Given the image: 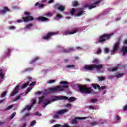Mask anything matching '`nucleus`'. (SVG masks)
I'll list each match as a JSON object with an SVG mask.
<instances>
[{"label":"nucleus","mask_w":127,"mask_h":127,"mask_svg":"<svg viewBox=\"0 0 127 127\" xmlns=\"http://www.w3.org/2000/svg\"><path fill=\"white\" fill-rule=\"evenodd\" d=\"M51 103V101L50 100H46L45 101V103H44V105L43 106L44 108H45V107H46V106H47V105H48V104H50Z\"/></svg>","instance_id":"aec40b11"},{"label":"nucleus","mask_w":127,"mask_h":127,"mask_svg":"<svg viewBox=\"0 0 127 127\" xmlns=\"http://www.w3.org/2000/svg\"><path fill=\"white\" fill-rule=\"evenodd\" d=\"M34 115H35L36 116H39V117H41V116H42L41 114H40L39 112H36L34 113Z\"/></svg>","instance_id":"49530a36"},{"label":"nucleus","mask_w":127,"mask_h":127,"mask_svg":"<svg viewBox=\"0 0 127 127\" xmlns=\"http://www.w3.org/2000/svg\"><path fill=\"white\" fill-rule=\"evenodd\" d=\"M67 112H68V109H62L57 111V113H58V115H64L65 113H67Z\"/></svg>","instance_id":"4468645a"},{"label":"nucleus","mask_w":127,"mask_h":127,"mask_svg":"<svg viewBox=\"0 0 127 127\" xmlns=\"http://www.w3.org/2000/svg\"><path fill=\"white\" fill-rule=\"evenodd\" d=\"M44 100V96H42L40 98L39 102V103H43V101Z\"/></svg>","instance_id":"473e14b6"},{"label":"nucleus","mask_w":127,"mask_h":127,"mask_svg":"<svg viewBox=\"0 0 127 127\" xmlns=\"http://www.w3.org/2000/svg\"><path fill=\"white\" fill-rule=\"evenodd\" d=\"M108 52H109V48H106L104 49V53H108Z\"/></svg>","instance_id":"864d4df0"},{"label":"nucleus","mask_w":127,"mask_h":127,"mask_svg":"<svg viewBox=\"0 0 127 127\" xmlns=\"http://www.w3.org/2000/svg\"><path fill=\"white\" fill-rule=\"evenodd\" d=\"M11 53V49H10V48H8V52L6 54V56H10Z\"/></svg>","instance_id":"393cba45"},{"label":"nucleus","mask_w":127,"mask_h":127,"mask_svg":"<svg viewBox=\"0 0 127 127\" xmlns=\"http://www.w3.org/2000/svg\"><path fill=\"white\" fill-rule=\"evenodd\" d=\"M124 75L123 73H119L115 75L116 78H120V77H122Z\"/></svg>","instance_id":"ea45409f"},{"label":"nucleus","mask_w":127,"mask_h":127,"mask_svg":"<svg viewBox=\"0 0 127 127\" xmlns=\"http://www.w3.org/2000/svg\"><path fill=\"white\" fill-rule=\"evenodd\" d=\"M36 84V82L34 81L31 83V84H30L29 86H30V87H33V86H34Z\"/></svg>","instance_id":"de8ad7c7"},{"label":"nucleus","mask_w":127,"mask_h":127,"mask_svg":"<svg viewBox=\"0 0 127 127\" xmlns=\"http://www.w3.org/2000/svg\"><path fill=\"white\" fill-rule=\"evenodd\" d=\"M60 85H63V86H57L53 88H49L47 90H46V93L47 94H50L52 92L54 93H60L64 91V89H67L69 88V82L67 81H61L60 82Z\"/></svg>","instance_id":"f257e3e1"},{"label":"nucleus","mask_w":127,"mask_h":127,"mask_svg":"<svg viewBox=\"0 0 127 127\" xmlns=\"http://www.w3.org/2000/svg\"><path fill=\"white\" fill-rule=\"evenodd\" d=\"M32 107H33V105H31L30 106H26V107L23 109V111H25V110H28L29 111V110L31 109V108H32Z\"/></svg>","instance_id":"b1692460"},{"label":"nucleus","mask_w":127,"mask_h":127,"mask_svg":"<svg viewBox=\"0 0 127 127\" xmlns=\"http://www.w3.org/2000/svg\"><path fill=\"white\" fill-rule=\"evenodd\" d=\"M78 88L81 94H92L93 91H94L93 89H91V88H88L86 85H79Z\"/></svg>","instance_id":"7ed1b4c3"},{"label":"nucleus","mask_w":127,"mask_h":127,"mask_svg":"<svg viewBox=\"0 0 127 127\" xmlns=\"http://www.w3.org/2000/svg\"><path fill=\"white\" fill-rule=\"evenodd\" d=\"M116 119H117V120H118V121H120V120H121V118H120V116H117L116 117Z\"/></svg>","instance_id":"774afa93"},{"label":"nucleus","mask_w":127,"mask_h":127,"mask_svg":"<svg viewBox=\"0 0 127 127\" xmlns=\"http://www.w3.org/2000/svg\"><path fill=\"white\" fill-rule=\"evenodd\" d=\"M35 6H38V7H43V6H44V5L43 4H39V3L38 2H37L35 5Z\"/></svg>","instance_id":"7c9ffc66"},{"label":"nucleus","mask_w":127,"mask_h":127,"mask_svg":"<svg viewBox=\"0 0 127 127\" xmlns=\"http://www.w3.org/2000/svg\"><path fill=\"white\" fill-rule=\"evenodd\" d=\"M118 70V67H114L111 69L112 72H115V71H117Z\"/></svg>","instance_id":"3c124183"},{"label":"nucleus","mask_w":127,"mask_h":127,"mask_svg":"<svg viewBox=\"0 0 127 127\" xmlns=\"http://www.w3.org/2000/svg\"><path fill=\"white\" fill-rule=\"evenodd\" d=\"M96 125H98V122L96 121H94L90 123V126H96Z\"/></svg>","instance_id":"58836bf2"},{"label":"nucleus","mask_w":127,"mask_h":127,"mask_svg":"<svg viewBox=\"0 0 127 127\" xmlns=\"http://www.w3.org/2000/svg\"><path fill=\"white\" fill-rule=\"evenodd\" d=\"M66 68L69 69H73V68H75V65H67L66 66Z\"/></svg>","instance_id":"c756f323"},{"label":"nucleus","mask_w":127,"mask_h":127,"mask_svg":"<svg viewBox=\"0 0 127 127\" xmlns=\"http://www.w3.org/2000/svg\"><path fill=\"white\" fill-rule=\"evenodd\" d=\"M32 104V106H33V105H35V104H36V100H33Z\"/></svg>","instance_id":"e2e57ef3"},{"label":"nucleus","mask_w":127,"mask_h":127,"mask_svg":"<svg viewBox=\"0 0 127 127\" xmlns=\"http://www.w3.org/2000/svg\"><path fill=\"white\" fill-rule=\"evenodd\" d=\"M24 14L25 15H27L28 16H29V15H30V13L25 12Z\"/></svg>","instance_id":"4d7b16f0"},{"label":"nucleus","mask_w":127,"mask_h":127,"mask_svg":"<svg viewBox=\"0 0 127 127\" xmlns=\"http://www.w3.org/2000/svg\"><path fill=\"white\" fill-rule=\"evenodd\" d=\"M98 78H99V81H100L105 80V77H98Z\"/></svg>","instance_id":"09e8293b"},{"label":"nucleus","mask_w":127,"mask_h":127,"mask_svg":"<svg viewBox=\"0 0 127 127\" xmlns=\"http://www.w3.org/2000/svg\"><path fill=\"white\" fill-rule=\"evenodd\" d=\"M30 71H32V69H31V68H26L24 70V72H30Z\"/></svg>","instance_id":"4c0bfd02"},{"label":"nucleus","mask_w":127,"mask_h":127,"mask_svg":"<svg viewBox=\"0 0 127 127\" xmlns=\"http://www.w3.org/2000/svg\"><path fill=\"white\" fill-rule=\"evenodd\" d=\"M101 52H102V50H101V49H98V51H97V54H99L101 53Z\"/></svg>","instance_id":"13d9d810"},{"label":"nucleus","mask_w":127,"mask_h":127,"mask_svg":"<svg viewBox=\"0 0 127 127\" xmlns=\"http://www.w3.org/2000/svg\"><path fill=\"white\" fill-rule=\"evenodd\" d=\"M61 100H68V97L65 96H55L52 98V102H54V101H60Z\"/></svg>","instance_id":"423d86ee"},{"label":"nucleus","mask_w":127,"mask_h":127,"mask_svg":"<svg viewBox=\"0 0 127 127\" xmlns=\"http://www.w3.org/2000/svg\"><path fill=\"white\" fill-rule=\"evenodd\" d=\"M92 86L93 89H95V90H96L97 88L99 90H100V85L99 84H92Z\"/></svg>","instance_id":"6ab92c4d"},{"label":"nucleus","mask_w":127,"mask_h":127,"mask_svg":"<svg viewBox=\"0 0 127 127\" xmlns=\"http://www.w3.org/2000/svg\"><path fill=\"white\" fill-rule=\"evenodd\" d=\"M29 116H30V114L28 113H26V114H25L24 115V118H27V117H28Z\"/></svg>","instance_id":"6e6d98bb"},{"label":"nucleus","mask_w":127,"mask_h":127,"mask_svg":"<svg viewBox=\"0 0 127 127\" xmlns=\"http://www.w3.org/2000/svg\"><path fill=\"white\" fill-rule=\"evenodd\" d=\"M84 119H87L86 117H75L74 119H73L71 121V123L72 124H77L78 123V120H84Z\"/></svg>","instance_id":"9b49d317"},{"label":"nucleus","mask_w":127,"mask_h":127,"mask_svg":"<svg viewBox=\"0 0 127 127\" xmlns=\"http://www.w3.org/2000/svg\"><path fill=\"white\" fill-rule=\"evenodd\" d=\"M124 111H127V105H125V107H123Z\"/></svg>","instance_id":"052dcab7"},{"label":"nucleus","mask_w":127,"mask_h":127,"mask_svg":"<svg viewBox=\"0 0 127 127\" xmlns=\"http://www.w3.org/2000/svg\"><path fill=\"white\" fill-rule=\"evenodd\" d=\"M22 19H24V22H27L28 21H32V20H34V18L32 16H29L26 17H23Z\"/></svg>","instance_id":"1a4fd4ad"},{"label":"nucleus","mask_w":127,"mask_h":127,"mask_svg":"<svg viewBox=\"0 0 127 127\" xmlns=\"http://www.w3.org/2000/svg\"><path fill=\"white\" fill-rule=\"evenodd\" d=\"M0 77H1V79H3L4 78V74H3V71L2 69H0Z\"/></svg>","instance_id":"4be33fe9"},{"label":"nucleus","mask_w":127,"mask_h":127,"mask_svg":"<svg viewBox=\"0 0 127 127\" xmlns=\"http://www.w3.org/2000/svg\"><path fill=\"white\" fill-rule=\"evenodd\" d=\"M89 109H91V110H95V107H93L92 106H90Z\"/></svg>","instance_id":"0e129e2a"},{"label":"nucleus","mask_w":127,"mask_h":127,"mask_svg":"<svg viewBox=\"0 0 127 127\" xmlns=\"http://www.w3.org/2000/svg\"><path fill=\"white\" fill-rule=\"evenodd\" d=\"M76 32H78V30L76 29L74 31H66L64 32L65 35H71L72 34H75V33H76Z\"/></svg>","instance_id":"f8f14e48"},{"label":"nucleus","mask_w":127,"mask_h":127,"mask_svg":"<svg viewBox=\"0 0 127 127\" xmlns=\"http://www.w3.org/2000/svg\"><path fill=\"white\" fill-rule=\"evenodd\" d=\"M79 5V3H78V1H74L72 3V6H78Z\"/></svg>","instance_id":"cd10ccee"},{"label":"nucleus","mask_w":127,"mask_h":127,"mask_svg":"<svg viewBox=\"0 0 127 127\" xmlns=\"http://www.w3.org/2000/svg\"><path fill=\"white\" fill-rule=\"evenodd\" d=\"M54 0H50L49 1H48V3L50 4V3H52V2H54Z\"/></svg>","instance_id":"69168bd1"},{"label":"nucleus","mask_w":127,"mask_h":127,"mask_svg":"<svg viewBox=\"0 0 127 127\" xmlns=\"http://www.w3.org/2000/svg\"><path fill=\"white\" fill-rule=\"evenodd\" d=\"M13 107V105H9V106H8L6 108V110H10V109H11Z\"/></svg>","instance_id":"79ce46f5"},{"label":"nucleus","mask_w":127,"mask_h":127,"mask_svg":"<svg viewBox=\"0 0 127 127\" xmlns=\"http://www.w3.org/2000/svg\"><path fill=\"white\" fill-rule=\"evenodd\" d=\"M15 115H16V112L13 113L11 114V115L10 116V120H12V119H13V118H14V117H15Z\"/></svg>","instance_id":"2f4dec72"},{"label":"nucleus","mask_w":127,"mask_h":127,"mask_svg":"<svg viewBox=\"0 0 127 127\" xmlns=\"http://www.w3.org/2000/svg\"><path fill=\"white\" fill-rule=\"evenodd\" d=\"M97 0V1L95 2L93 4L91 5L86 4L84 5V7L88 8V9H93V8H95L96 7V5H98V4H100L101 2L103 1V0Z\"/></svg>","instance_id":"39448f33"},{"label":"nucleus","mask_w":127,"mask_h":127,"mask_svg":"<svg viewBox=\"0 0 127 127\" xmlns=\"http://www.w3.org/2000/svg\"><path fill=\"white\" fill-rule=\"evenodd\" d=\"M7 11H10V9H9L8 7H5L3 10L0 11L1 13L2 14H3V13H5L6 12H7Z\"/></svg>","instance_id":"a211bd4d"},{"label":"nucleus","mask_w":127,"mask_h":127,"mask_svg":"<svg viewBox=\"0 0 127 127\" xmlns=\"http://www.w3.org/2000/svg\"><path fill=\"white\" fill-rule=\"evenodd\" d=\"M23 21H24V19H22H22H19L17 20L18 23H21V22H23Z\"/></svg>","instance_id":"a18cd8bd"},{"label":"nucleus","mask_w":127,"mask_h":127,"mask_svg":"<svg viewBox=\"0 0 127 127\" xmlns=\"http://www.w3.org/2000/svg\"><path fill=\"white\" fill-rule=\"evenodd\" d=\"M71 50L74 51V48H70L68 49V50H64V52H65V53H67V52H68L69 51H71Z\"/></svg>","instance_id":"72a5a7b5"},{"label":"nucleus","mask_w":127,"mask_h":127,"mask_svg":"<svg viewBox=\"0 0 127 127\" xmlns=\"http://www.w3.org/2000/svg\"><path fill=\"white\" fill-rule=\"evenodd\" d=\"M91 103H96V102H98V99L95 98V99H92L91 100Z\"/></svg>","instance_id":"37998d69"},{"label":"nucleus","mask_w":127,"mask_h":127,"mask_svg":"<svg viewBox=\"0 0 127 127\" xmlns=\"http://www.w3.org/2000/svg\"><path fill=\"white\" fill-rule=\"evenodd\" d=\"M16 27H15V26H10V27H9V29H11V30H14V29H16Z\"/></svg>","instance_id":"8fccbe9b"},{"label":"nucleus","mask_w":127,"mask_h":127,"mask_svg":"<svg viewBox=\"0 0 127 127\" xmlns=\"http://www.w3.org/2000/svg\"><path fill=\"white\" fill-rule=\"evenodd\" d=\"M100 90H99V91H101V90H105V89H106V88H107V87H106V86H101V87H100Z\"/></svg>","instance_id":"603ef678"},{"label":"nucleus","mask_w":127,"mask_h":127,"mask_svg":"<svg viewBox=\"0 0 127 127\" xmlns=\"http://www.w3.org/2000/svg\"><path fill=\"white\" fill-rule=\"evenodd\" d=\"M54 7L55 8H57L58 10H60V11H61L62 12L65 10V6L61 5L60 4H57L55 5Z\"/></svg>","instance_id":"6e6552de"},{"label":"nucleus","mask_w":127,"mask_h":127,"mask_svg":"<svg viewBox=\"0 0 127 127\" xmlns=\"http://www.w3.org/2000/svg\"><path fill=\"white\" fill-rule=\"evenodd\" d=\"M121 51L123 52L122 55L125 56L127 53V46L122 47L121 48Z\"/></svg>","instance_id":"dca6fc26"},{"label":"nucleus","mask_w":127,"mask_h":127,"mask_svg":"<svg viewBox=\"0 0 127 127\" xmlns=\"http://www.w3.org/2000/svg\"><path fill=\"white\" fill-rule=\"evenodd\" d=\"M123 44H127V39L123 41Z\"/></svg>","instance_id":"338daca9"},{"label":"nucleus","mask_w":127,"mask_h":127,"mask_svg":"<svg viewBox=\"0 0 127 127\" xmlns=\"http://www.w3.org/2000/svg\"><path fill=\"white\" fill-rule=\"evenodd\" d=\"M30 91H31V88H28L27 90L26 91V94H28Z\"/></svg>","instance_id":"5fc2aeb1"},{"label":"nucleus","mask_w":127,"mask_h":127,"mask_svg":"<svg viewBox=\"0 0 127 127\" xmlns=\"http://www.w3.org/2000/svg\"><path fill=\"white\" fill-rule=\"evenodd\" d=\"M32 26H33V24H30L27 25V26L25 27V28L26 29H30V28L31 27H32Z\"/></svg>","instance_id":"c85d7f7f"},{"label":"nucleus","mask_w":127,"mask_h":127,"mask_svg":"<svg viewBox=\"0 0 127 127\" xmlns=\"http://www.w3.org/2000/svg\"><path fill=\"white\" fill-rule=\"evenodd\" d=\"M27 80H28V81H27L26 83L23 84V85L22 86V89H24V88H26V87H27V86H28V85H29V83H30V82H31V80H32V78L28 77L27 78V79H26V81H27Z\"/></svg>","instance_id":"9d476101"},{"label":"nucleus","mask_w":127,"mask_h":127,"mask_svg":"<svg viewBox=\"0 0 127 127\" xmlns=\"http://www.w3.org/2000/svg\"><path fill=\"white\" fill-rule=\"evenodd\" d=\"M92 62L95 64L85 65L84 66V70H85V71H95V70L100 71V70H103L104 65H103V64H99V59L95 58L92 60Z\"/></svg>","instance_id":"f03ea898"},{"label":"nucleus","mask_w":127,"mask_h":127,"mask_svg":"<svg viewBox=\"0 0 127 127\" xmlns=\"http://www.w3.org/2000/svg\"><path fill=\"white\" fill-rule=\"evenodd\" d=\"M37 60H38V57H35L30 62V64H33V63H34V62H36Z\"/></svg>","instance_id":"a878e982"},{"label":"nucleus","mask_w":127,"mask_h":127,"mask_svg":"<svg viewBox=\"0 0 127 127\" xmlns=\"http://www.w3.org/2000/svg\"><path fill=\"white\" fill-rule=\"evenodd\" d=\"M76 49H78V50H82L83 48H81V47H76Z\"/></svg>","instance_id":"680f3d73"},{"label":"nucleus","mask_w":127,"mask_h":127,"mask_svg":"<svg viewBox=\"0 0 127 127\" xmlns=\"http://www.w3.org/2000/svg\"><path fill=\"white\" fill-rule=\"evenodd\" d=\"M79 13L78 14H76V15L77 16H80L81 15H82L83 14V13H84L83 10H82V9H81V8H79Z\"/></svg>","instance_id":"5701e85b"},{"label":"nucleus","mask_w":127,"mask_h":127,"mask_svg":"<svg viewBox=\"0 0 127 127\" xmlns=\"http://www.w3.org/2000/svg\"><path fill=\"white\" fill-rule=\"evenodd\" d=\"M53 83H55V80H50L48 82V84H52Z\"/></svg>","instance_id":"c03bdc74"},{"label":"nucleus","mask_w":127,"mask_h":127,"mask_svg":"<svg viewBox=\"0 0 127 127\" xmlns=\"http://www.w3.org/2000/svg\"><path fill=\"white\" fill-rule=\"evenodd\" d=\"M18 90H19V85H17L15 87L14 91L11 94L10 96L13 97L14 95H16L18 93Z\"/></svg>","instance_id":"ddd939ff"},{"label":"nucleus","mask_w":127,"mask_h":127,"mask_svg":"<svg viewBox=\"0 0 127 127\" xmlns=\"http://www.w3.org/2000/svg\"><path fill=\"white\" fill-rule=\"evenodd\" d=\"M6 94H7V92L5 91L4 93L2 94V95H1V98L4 97L5 96H6Z\"/></svg>","instance_id":"a19ab883"},{"label":"nucleus","mask_w":127,"mask_h":127,"mask_svg":"<svg viewBox=\"0 0 127 127\" xmlns=\"http://www.w3.org/2000/svg\"><path fill=\"white\" fill-rule=\"evenodd\" d=\"M20 99V96H18L15 97V98L13 100V102H16V101H18Z\"/></svg>","instance_id":"e433bc0d"},{"label":"nucleus","mask_w":127,"mask_h":127,"mask_svg":"<svg viewBox=\"0 0 127 127\" xmlns=\"http://www.w3.org/2000/svg\"><path fill=\"white\" fill-rule=\"evenodd\" d=\"M113 34H104L100 36L98 42L99 43H103L105 42L106 40H109L111 37H112Z\"/></svg>","instance_id":"20e7f679"},{"label":"nucleus","mask_w":127,"mask_h":127,"mask_svg":"<svg viewBox=\"0 0 127 127\" xmlns=\"http://www.w3.org/2000/svg\"><path fill=\"white\" fill-rule=\"evenodd\" d=\"M119 46H120V43L119 42H117L115 43L113 46V52H115L118 50L119 48Z\"/></svg>","instance_id":"2eb2a0df"},{"label":"nucleus","mask_w":127,"mask_h":127,"mask_svg":"<svg viewBox=\"0 0 127 127\" xmlns=\"http://www.w3.org/2000/svg\"><path fill=\"white\" fill-rule=\"evenodd\" d=\"M108 79H114V76L113 75H109L108 76Z\"/></svg>","instance_id":"bf43d9fd"},{"label":"nucleus","mask_w":127,"mask_h":127,"mask_svg":"<svg viewBox=\"0 0 127 127\" xmlns=\"http://www.w3.org/2000/svg\"><path fill=\"white\" fill-rule=\"evenodd\" d=\"M53 118H54V119H58V118H59V115L58 114L57 112L53 115Z\"/></svg>","instance_id":"bb28decb"},{"label":"nucleus","mask_w":127,"mask_h":127,"mask_svg":"<svg viewBox=\"0 0 127 127\" xmlns=\"http://www.w3.org/2000/svg\"><path fill=\"white\" fill-rule=\"evenodd\" d=\"M56 34V32H49L46 35L42 37V39H44V40H48V39L51 38V36H53V35H55Z\"/></svg>","instance_id":"0eeeda50"},{"label":"nucleus","mask_w":127,"mask_h":127,"mask_svg":"<svg viewBox=\"0 0 127 127\" xmlns=\"http://www.w3.org/2000/svg\"><path fill=\"white\" fill-rule=\"evenodd\" d=\"M37 20H38L39 21H48L49 19H48V18L46 17L41 16L38 17Z\"/></svg>","instance_id":"f3484780"},{"label":"nucleus","mask_w":127,"mask_h":127,"mask_svg":"<svg viewBox=\"0 0 127 127\" xmlns=\"http://www.w3.org/2000/svg\"><path fill=\"white\" fill-rule=\"evenodd\" d=\"M35 124H36V121L33 120V121H32L31 122V124H30V127H32V126H34V125Z\"/></svg>","instance_id":"c9c22d12"},{"label":"nucleus","mask_w":127,"mask_h":127,"mask_svg":"<svg viewBox=\"0 0 127 127\" xmlns=\"http://www.w3.org/2000/svg\"><path fill=\"white\" fill-rule=\"evenodd\" d=\"M67 100L69 101V102H74V101H76V97H74L72 96L68 98Z\"/></svg>","instance_id":"412c9836"},{"label":"nucleus","mask_w":127,"mask_h":127,"mask_svg":"<svg viewBox=\"0 0 127 127\" xmlns=\"http://www.w3.org/2000/svg\"><path fill=\"white\" fill-rule=\"evenodd\" d=\"M75 12H76V9H75V8H72L71 11V15H74Z\"/></svg>","instance_id":"f704fd0d"}]
</instances>
